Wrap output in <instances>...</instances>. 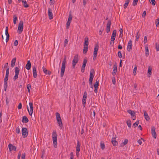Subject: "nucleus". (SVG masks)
<instances>
[{
    "mask_svg": "<svg viewBox=\"0 0 159 159\" xmlns=\"http://www.w3.org/2000/svg\"><path fill=\"white\" fill-rule=\"evenodd\" d=\"M31 6L32 7V9L33 10L34 9V12L36 13L38 11V3L35 2L32 4Z\"/></svg>",
    "mask_w": 159,
    "mask_h": 159,
    "instance_id": "8",
    "label": "nucleus"
},
{
    "mask_svg": "<svg viewBox=\"0 0 159 159\" xmlns=\"http://www.w3.org/2000/svg\"><path fill=\"white\" fill-rule=\"evenodd\" d=\"M78 55L76 54L74 57L72 61V65L73 68H74L76 64L78 63Z\"/></svg>",
    "mask_w": 159,
    "mask_h": 159,
    "instance_id": "4",
    "label": "nucleus"
},
{
    "mask_svg": "<svg viewBox=\"0 0 159 159\" xmlns=\"http://www.w3.org/2000/svg\"><path fill=\"white\" fill-rule=\"evenodd\" d=\"M152 68L150 66H149L148 68V75H149V77L150 76V75H152Z\"/></svg>",
    "mask_w": 159,
    "mask_h": 159,
    "instance_id": "31",
    "label": "nucleus"
},
{
    "mask_svg": "<svg viewBox=\"0 0 159 159\" xmlns=\"http://www.w3.org/2000/svg\"><path fill=\"white\" fill-rule=\"evenodd\" d=\"M149 1L152 3V5L154 6L156 4V1L155 0H149Z\"/></svg>",
    "mask_w": 159,
    "mask_h": 159,
    "instance_id": "51",
    "label": "nucleus"
},
{
    "mask_svg": "<svg viewBox=\"0 0 159 159\" xmlns=\"http://www.w3.org/2000/svg\"><path fill=\"white\" fill-rule=\"evenodd\" d=\"M129 0H126L125 1V3L124 4V8H125V9L126 8V7H127L128 5V4L129 3Z\"/></svg>",
    "mask_w": 159,
    "mask_h": 159,
    "instance_id": "32",
    "label": "nucleus"
},
{
    "mask_svg": "<svg viewBox=\"0 0 159 159\" xmlns=\"http://www.w3.org/2000/svg\"><path fill=\"white\" fill-rule=\"evenodd\" d=\"M43 72L46 75H51V71L48 70L45 68L44 66H43Z\"/></svg>",
    "mask_w": 159,
    "mask_h": 159,
    "instance_id": "21",
    "label": "nucleus"
},
{
    "mask_svg": "<svg viewBox=\"0 0 159 159\" xmlns=\"http://www.w3.org/2000/svg\"><path fill=\"white\" fill-rule=\"evenodd\" d=\"M72 16L71 14V11H70L69 15V16L68 20V21H71V20H72Z\"/></svg>",
    "mask_w": 159,
    "mask_h": 159,
    "instance_id": "43",
    "label": "nucleus"
},
{
    "mask_svg": "<svg viewBox=\"0 0 159 159\" xmlns=\"http://www.w3.org/2000/svg\"><path fill=\"white\" fill-rule=\"evenodd\" d=\"M93 71L92 72V70L90 71V75H89V83L90 84H91L92 83V81L93 80V79L94 77V75H93Z\"/></svg>",
    "mask_w": 159,
    "mask_h": 159,
    "instance_id": "16",
    "label": "nucleus"
},
{
    "mask_svg": "<svg viewBox=\"0 0 159 159\" xmlns=\"http://www.w3.org/2000/svg\"><path fill=\"white\" fill-rule=\"evenodd\" d=\"M144 116L146 120L149 121L150 120V118L148 116L147 113L146 111H144Z\"/></svg>",
    "mask_w": 159,
    "mask_h": 159,
    "instance_id": "25",
    "label": "nucleus"
},
{
    "mask_svg": "<svg viewBox=\"0 0 159 159\" xmlns=\"http://www.w3.org/2000/svg\"><path fill=\"white\" fill-rule=\"evenodd\" d=\"M48 17L50 20H51L53 18V14L52 12V10L51 9L48 8Z\"/></svg>",
    "mask_w": 159,
    "mask_h": 159,
    "instance_id": "15",
    "label": "nucleus"
},
{
    "mask_svg": "<svg viewBox=\"0 0 159 159\" xmlns=\"http://www.w3.org/2000/svg\"><path fill=\"white\" fill-rule=\"evenodd\" d=\"M128 126L130 128L131 126V122L130 120H128L126 122Z\"/></svg>",
    "mask_w": 159,
    "mask_h": 159,
    "instance_id": "37",
    "label": "nucleus"
},
{
    "mask_svg": "<svg viewBox=\"0 0 159 159\" xmlns=\"http://www.w3.org/2000/svg\"><path fill=\"white\" fill-rule=\"evenodd\" d=\"M111 143L114 146H115L118 144L116 140V138H113L112 139Z\"/></svg>",
    "mask_w": 159,
    "mask_h": 159,
    "instance_id": "28",
    "label": "nucleus"
},
{
    "mask_svg": "<svg viewBox=\"0 0 159 159\" xmlns=\"http://www.w3.org/2000/svg\"><path fill=\"white\" fill-rule=\"evenodd\" d=\"M8 148L10 151H12V150L16 151V147H15V146H13L11 144H9L8 145Z\"/></svg>",
    "mask_w": 159,
    "mask_h": 159,
    "instance_id": "18",
    "label": "nucleus"
},
{
    "mask_svg": "<svg viewBox=\"0 0 159 159\" xmlns=\"http://www.w3.org/2000/svg\"><path fill=\"white\" fill-rule=\"evenodd\" d=\"M116 35V30H113V31L111 39L113 40H115Z\"/></svg>",
    "mask_w": 159,
    "mask_h": 159,
    "instance_id": "22",
    "label": "nucleus"
},
{
    "mask_svg": "<svg viewBox=\"0 0 159 159\" xmlns=\"http://www.w3.org/2000/svg\"><path fill=\"white\" fill-rule=\"evenodd\" d=\"M56 119L58 124L60 128L61 129L63 126L62 123L61 119V118L60 114L58 112H57L56 113Z\"/></svg>",
    "mask_w": 159,
    "mask_h": 159,
    "instance_id": "1",
    "label": "nucleus"
},
{
    "mask_svg": "<svg viewBox=\"0 0 159 159\" xmlns=\"http://www.w3.org/2000/svg\"><path fill=\"white\" fill-rule=\"evenodd\" d=\"M138 0H133V5L134 6H135L137 4Z\"/></svg>",
    "mask_w": 159,
    "mask_h": 159,
    "instance_id": "47",
    "label": "nucleus"
},
{
    "mask_svg": "<svg viewBox=\"0 0 159 159\" xmlns=\"http://www.w3.org/2000/svg\"><path fill=\"white\" fill-rule=\"evenodd\" d=\"M117 67V66L116 64H115L114 66L113 70L112 72V75L113 76H115L116 75V73Z\"/></svg>",
    "mask_w": 159,
    "mask_h": 159,
    "instance_id": "23",
    "label": "nucleus"
},
{
    "mask_svg": "<svg viewBox=\"0 0 159 159\" xmlns=\"http://www.w3.org/2000/svg\"><path fill=\"white\" fill-rule=\"evenodd\" d=\"M25 68L27 69V70H24V71L25 73L26 76H27V75H28L29 77H30V74L29 73V70L30 69V60H29L27 61V63L26 64L25 66Z\"/></svg>",
    "mask_w": 159,
    "mask_h": 159,
    "instance_id": "5",
    "label": "nucleus"
},
{
    "mask_svg": "<svg viewBox=\"0 0 159 159\" xmlns=\"http://www.w3.org/2000/svg\"><path fill=\"white\" fill-rule=\"evenodd\" d=\"M100 147L102 150H104L105 148V145L104 143L101 142L100 143Z\"/></svg>",
    "mask_w": 159,
    "mask_h": 159,
    "instance_id": "38",
    "label": "nucleus"
},
{
    "mask_svg": "<svg viewBox=\"0 0 159 159\" xmlns=\"http://www.w3.org/2000/svg\"><path fill=\"white\" fill-rule=\"evenodd\" d=\"M80 151V144L79 141L78 140L77 142V146L76 147V154L77 153L79 152Z\"/></svg>",
    "mask_w": 159,
    "mask_h": 159,
    "instance_id": "20",
    "label": "nucleus"
},
{
    "mask_svg": "<svg viewBox=\"0 0 159 159\" xmlns=\"http://www.w3.org/2000/svg\"><path fill=\"white\" fill-rule=\"evenodd\" d=\"M139 31H138L136 34V39H135L136 41H138L139 39V38L140 35L139 34Z\"/></svg>",
    "mask_w": 159,
    "mask_h": 159,
    "instance_id": "39",
    "label": "nucleus"
},
{
    "mask_svg": "<svg viewBox=\"0 0 159 159\" xmlns=\"http://www.w3.org/2000/svg\"><path fill=\"white\" fill-rule=\"evenodd\" d=\"M16 132L18 134H19L20 132V129L18 127H16Z\"/></svg>",
    "mask_w": 159,
    "mask_h": 159,
    "instance_id": "49",
    "label": "nucleus"
},
{
    "mask_svg": "<svg viewBox=\"0 0 159 159\" xmlns=\"http://www.w3.org/2000/svg\"><path fill=\"white\" fill-rule=\"evenodd\" d=\"M119 31H120V37H121V38H122V36H123V31L122 29L121 28L120 29Z\"/></svg>",
    "mask_w": 159,
    "mask_h": 159,
    "instance_id": "46",
    "label": "nucleus"
},
{
    "mask_svg": "<svg viewBox=\"0 0 159 159\" xmlns=\"http://www.w3.org/2000/svg\"><path fill=\"white\" fill-rule=\"evenodd\" d=\"M9 101H10L9 99L7 97L6 98V104L7 105H8L9 102Z\"/></svg>",
    "mask_w": 159,
    "mask_h": 159,
    "instance_id": "52",
    "label": "nucleus"
},
{
    "mask_svg": "<svg viewBox=\"0 0 159 159\" xmlns=\"http://www.w3.org/2000/svg\"><path fill=\"white\" fill-rule=\"evenodd\" d=\"M131 117L133 119V120H134L135 119V112L133 113L132 115H131Z\"/></svg>",
    "mask_w": 159,
    "mask_h": 159,
    "instance_id": "44",
    "label": "nucleus"
},
{
    "mask_svg": "<svg viewBox=\"0 0 159 159\" xmlns=\"http://www.w3.org/2000/svg\"><path fill=\"white\" fill-rule=\"evenodd\" d=\"M87 62V60L86 59H84L82 66L85 67Z\"/></svg>",
    "mask_w": 159,
    "mask_h": 159,
    "instance_id": "33",
    "label": "nucleus"
},
{
    "mask_svg": "<svg viewBox=\"0 0 159 159\" xmlns=\"http://www.w3.org/2000/svg\"><path fill=\"white\" fill-rule=\"evenodd\" d=\"M22 121L23 123H26L28 122L29 120L26 116H24L22 117Z\"/></svg>",
    "mask_w": 159,
    "mask_h": 159,
    "instance_id": "26",
    "label": "nucleus"
},
{
    "mask_svg": "<svg viewBox=\"0 0 159 159\" xmlns=\"http://www.w3.org/2000/svg\"><path fill=\"white\" fill-rule=\"evenodd\" d=\"M147 42V36H145L144 37V40H143L144 43H145Z\"/></svg>",
    "mask_w": 159,
    "mask_h": 159,
    "instance_id": "58",
    "label": "nucleus"
},
{
    "mask_svg": "<svg viewBox=\"0 0 159 159\" xmlns=\"http://www.w3.org/2000/svg\"><path fill=\"white\" fill-rule=\"evenodd\" d=\"M127 112L130 114L132 115V114L134 112L133 111H132L131 110H129L127 111Z\"/></svg>",
    "mask_w": 159,
    "mask_h": 159,
    "instance_id": "55",
    "label": "nucleus"
},
{
    "mask_svg": "<svg viewBox=\"0 0 159 159\" xmlns=\"http://www.w3.org/2000/svg\"><path fill=\"white\" fill-rule=\"evenodd\" d=\"M145 55L146 57H148L149 55V50L148 47L147 45H146L145 47Z\"/></svg>",
    "mask_w": 159,
    "mask_h": 159,
    "instance_id": "29",
    "label": "nucleus"
},
{
    "mask_svg": "<svg viewBox=\"0 0 159 159\" xmlns=\"http://www.w3.org/2000/svg\"><path fill=\"white\" fill-rule=\"evenodd\" d=\"M16 58H14L12 60L11 62V66L12 67H13L15 65V64L16 62Z\"/></svg>",
    "mask_w": 159,
    "mask_h": 159,
    "instance_id": "27",
    "label": "nucleus"
},
{
    "mask_svg": "<svg viewBox=\"0 0 159 159\" xmlns=\"http://www.w3.org/2000/svg\"><path fill=\"white\" fill-rule=\"evenodd\" d=\"M156 45V51L157 52L159 51V45L158 43H156L155 44Z\"/></svg>",
    "mask_w": 159,
    "mask_h": 159,
    "instance_id": "45",
    "label": "nucleus"
},
{
    "mask_svg": "<svg viewBox=\"0 0 159 159\" xmlns=\"http://www.w3.org/2000/svg\"><path fill=\"white\" fill-rule=\"evenodd\" d=\"M112 83L114 84H115L116 81V79L114 77H112Z\"/></svg>",
    "mask_w": 159,
    "mask_h": 159,
    "instance_id": "53",
    "label": "nucleus"
},
{
    "mask_svg": "<svg viewBox=\"0 0 159 159\" xmlns=\"http://www.w3.org/2000/svg\"><path fill=\"white\" fill-rule=\"evenodd\" d=\"M25 153H23L22 154L21 156V159H25Z\"/></svg>",
    "mask_w": 159,
    "mask_h": 159,
    "instance_id": "64",
    "label": "nucleus"
},
{
    "mask_svg": "<svg viewBox=\"0 0 159 159\" xmlns=\"http://www.w3.org/2000/svg\"><path fill=\"white\" fill-rule=\"evenodd\" d=\"M23 5L25 7H29L28 4H27V2L25 1L22 0Z\"/></svg>",
    "mask_w": 159,
    "mask_h": 159,
    "instance_id": "30",
    "label": "nucleus"
},
{
    "mask_svg": "<svg viewBox=\"0 0 159 159\" xmlns=\"http://www.w3.org/2000/svg\"><path fill=\"white\" fill-rule=\"evenodd\" d=\"M137 69V67L136 66H135L133 70V73L134 75H135L136 74V71Z\"/></svg>",
    "mask_w": 159,
    "mask_h": 159,
    "instance_id": "40",
    "label": "nucleus"
},
{
    "mask_svg": "<svg viewBox=\"0 0 159 159\" xmlns=\"http://www.w3.org/2000/svg\"><path fill=\"white\" fill-rule=\"evenodd\" d=\"M22 108V104L21 103H20L18 106V109H20Z\"/></svg>",
    "mask_w": 159,
    "mask_h": 159,
    "instance_id": "59",
    "label": "nucleus"
},
{
    "mask_svg": "<svg viewBox=\"0 0 159 159\" xmlns=\"http://www.w3.org/2000/svg\"><path fill=\"white\" fill-rule=\"evenodd\" d=\"M19 71V69L18 67H16L15 68V75L13 78L14 80H16L18 78Z\"/></svg>",
    "mask_w": 159,
    "mask_h": 159,
    "instance_id": "9",
    "label": "nucleus"
},
{
    "mask_svg": "<svg viewBox=\"0 0 159 159\" xmlns=\"http://www.w3.org/2000/svg\"><path fill=\"white\" fill-rule=\"evenodd\" d=\"M68 43V40L67 39H66L64 41V47H66L67 46Z\"/></svg>",
    "mask_w": 159,
    "mask_h": 159,
    "instance_id": "57",
    "label": "nucleus"
},
{
    "mask_svg": "<svg viewBox=\"0 0 159 159\" xmlns=\"http://www.w3.org/2000/svg\"><path fill=\"white\" fill-rule=\"evenodd\" d=\"M128 141V139H125V140L124 141V142L123 143L124 145H126Z\"/></svg>",
    "mask_w": 159,
    "mask_h": 159,
    "instance_id": "62",
    "label": "nucleus"
},
{
    "mask_svg": "<svg viewBox=\"0 0 159 159\" xmlns=\"http://www.w3.org/2000/svg\"><path fill=\"white\" fill-rule=\"evenodd\" d=\"M13 23L14 24H16V20L17 19V17L16 15H14L13 17Z\"/></svg>",
    "mask_w": 159,
    "mask_h": 159,
    "instance_id": "36",
    "label": "nucleus"
},
{
    "mask_svg": "<svg viewBox=\"0 0 159 159\" xmlns=\"http://www.w3.org/2000/svg\"><path fill=\"white\" fill-rule=\"evenodd\" d=\"M98 48L99 46L98 44H97L95 45L94 49L93 55H96L97 56V52L98 50Z\"/></svg>",
    "mask_w": 159,
    "mask_h": 159,
    "instance_id": "19",
    "label": "nucleus"
},
{
    "mask_svg": "<svg viewBox=\"0 0 159 159\" xmlns=\"http://www.w3.org/2000/svg\"><path fill=\"white\" fill-rule=\"evenodd\" d=\"M87 1L88 0H83V5L84 6H85L86 5Z\"/></svg>",
    "mask_w": 159,
    "mask_h": 159,
    "instance_id": "63",
    "label": "nucleus"
},
{
    "mask_svg": "<svg viewBox=\"0 0 159 159\" xmlns=\"http://www.w3.org/2000/svg\"><path fill=\"white\" fill-rule=\"evenodd\" d=\"M87 93L86 91L84 92V95L82 99V104L84 107H85V106L86 102V100L87 97Z\"/></svg>",
    "mask_w": 159,
    "mask_h": 159,
    "instance_id": "7",
    "label": "nucleus"
},
{
    "mask_svg": "<svg viewBox=\"0 0 159 159\" xmlns=\"http://www.w3.org/2000/svg\"><path fill=\"white\" fill-rule=\"evenodd\" d=\"M132 46V41L131 40H130L128 42L127 46V50L128 52H129L131 51Z\"/></svg>",
    "mask_w": 159,
    "mask_h": 159,
    "instance_id": "12",
    "label": "nucleus"
},
{
    "mask_svg": "<svg viewBox=\"0 0 159 159\" xmlns=\"http://www.w3.org/2000/svg\"><path fill=\"white\" fill-rule=\"evenodd\" d=\"M22 134L23 138L26 137L28 135L27 129L25 128H23L22 129Z\"/></svg>",
    "mask_w": 159,
    "mask_h": 159,
    "instance_id": "10",
    "label": "nucleus"
},
{
    "mask_svg": "<svg viewBox=\"0 0 159 159\" xmlns=\"http://www.w3.org/2000/svg\"><path fill=\"white\" fill-rule=\"evenodd\" d=\"M70 159H74V155L73 152H71L70 153Z\"/></svg>",
    "mask_w": 159,
    "mask_h": 159,
    "instance_id": "56",
    "label": "nucleus"
},
{
    "mask_svg": "<svg viewBox=\"0 0 159 159\" xmlns=\"http://www.w3.org/2000/svg\"><path fill=\"white\" fill-rule=\"evenodd\" d=\"M111 24V21L109 20L107 24L106 32L107 33H109L110 30V26Z\"/></svg>",
    "mask_w": 159,
    "mask_h": 159,
    "instance_id": "14",
    "label": "nucleus"
},
{
    "mask_svg": "<svg viewBox=\"0 0 159 159\" xmlns=\"http://www.w3.org/2000/svg\"><path fill=\"white\" fill-rule=\"evenodd\" d=\"M9 67H8L6 71V76H8L9 74Z\"/></svg>",
    "mask_w": 159,
    "mask_h": 159,
    "instance_id": "48",
    "label": "nucleus"
},
{
    "mask_svg": "<svg viewBox=\"0 0 159 159\" xmlns=\"http://www.w3.org/2000/svg\"><path fill=\"white\" fill-rule=\"evenodd\" d=\"M21 154V152L20 151L19 152V153H18V157H17L18 159H20Z\"/></svg>",
    "mask_w": 159,
    "mask_h": 159,
    "instance_id": "60",
    "label": "nucleus"
},
{
    "mask_svg": "<svg viewBox=\"0 0 159 159\" xmlns=\"http://www.w3.org/2000/svg\"><path fill=\"white\" fill-rule=\"evenodd\" d=\"M33 77L34 78H36L37 77V72L36 67L34 66H33Z\"/></svg>",
    "mask_w": 159,
    "mask_h": 159,
    "instance_id": "17",
    "label": "nucleus"
},
{
    "mask_svg": "<svg viewBox=\"0 0 159 159\" xmlns=\"http://www.w3.org/2000/svg\"><path fill=\"white\" fill-rule=\"evenodd\" d=\"M89 43V39L88 37H86L84 38V46H88Z\"/></svg>",
    "mask_w": 159,
    "mask_h": 159,
    "instance_id": "24",
    "label": "nucleus"
},
{
    "mask_svg": "<svg viewBox=\"0 0 159 159\" xmlns=\"http://www.w3.org/2000/svg\"><path fill=\"white\" fill-rule=\"evenodd\" d=\"M66 57H65L62 61V66L61 69V76L63 77L64 75L65 68L66 67Z\"/></svg>",
    "mask_w": 159,
    "mask_h": 159,
    "instance_id": "3",
    "label": "nucleus"
},
{
    "mask_svg": "<svg viewBox=\"0 0 159 159\" xmlns=\"http://www.w3.org/2000/svg\"><path fill=\"white\" fill-rule=\"evenodd\" d=\"M33 103L32 102H30V116H32V114L33 112Z\"/></svg>",
    "mask_w": 159,
    "mask_h": 159,
    "instance_id": "35",
    "label": "nucleus"
},
{
    "mask_svg": "<svg viewBox=\"0 0 159 159\" xmlns=\"http://www.w3.org/2000/svg\"><path fill=\"white\" fill-rule=\"evenodd\" d=\"M23 30V23L22 21H20L18 25V32L19 34H20Z\"/></svg>",
    "mask_w": 159,
    "mask_h": 159,
    "instance_id": "6",
    "label": "nucleus"
},
{
    "mask_svg": "<svg viewBox=\"0 0 159 159\" xmlns=\"http://www.w3.org/2000/svg\"><path fill=\"white\" fill-rule=\"evenodd\" d=\"M52 136L54 147L55 148H57V134L55 131H53Z\"/></svg>",
    "mask_w": 159,
    "mask_h": 159,
    "instance_id": "2",
    "label": "nucleus"
},
{
    "mask_svg": "<svg viewBox=\"0 0 159 159\" xmlns=\"http://www.w3.org/2000/svg\"><path fill=\"white\" fill-rule=\"evenodd\" d=\"M155 23L157 27L158 25L159 24V18L156 19Z\"/></svg>",
    "mask_w": 159,
    "mask_h": 159,
    "instance_id": "54",
    "label": "nucleus"
},
{
    "mask_svg": "<svg viewBox=\"0 0 159 159\" xmlns=\"http://www.w3.org/2000/svg\"><path fill=\"white\" fill-rule=\"evenodd\" d=\"M118 56L120 58H121L122 57V55L121 51H119L118 52Z\"/></svg>",
    "mask_w": 159,
    "mask_h": 159,
    "instance_id": "50",
    "label": "nucleus"
},
{
    "mask_svg": "<svg viewBox=\"0 0 159 159\" xmlns=\"http://www.w3.org/2000/svg\"><path fill=\"white\" fill-rule=\"evenodd\" d=\"M151 133L154 139H156L157 137V134L155 131V128L154 126L152 127Z\"/></svg>",
    "mask_w": 159,
    "mask_h": 159,
    "instance_id": "13",
    "label": "nucleus"
},
{
    "mask_svg": "<svg viewBox=\"0 0 159 159\" xmlns=\"http://www.w3.org/2000/svg\"><path fill=\"white\" fill-rule=\"evenodd\" d=\"M139 124V120H137L133 124V127L134 128H135Z\"/></svg>",
    "mask_w": 159,
    "mask_h": 159,
    "instance_id": "42",
    "label": "nucleus"
},
{
    "mask_svg": "<svg viewBox=\"0 0 159 159\" xmlns=\"http://www.w3.org/2000/svg\"><path fill=\"white\" fill-rule=\"evenodd\" d=\"M114 40H112L111 39V42H110V44L112 45V46H113L114 44Z\"/></svg>",
    "mask_w": 159,
    "mask_h": 159,
    "instance_id": "61",
    "label": "nucleus"
},
{
    "mask_svg": "<svg viewBox=\"0 0 159 159\" xmlns=\"http://www.w3.org/2000/svg\"><path fill=\"white\" fill-rule=\"evenodd\" d=\"M8 76H5V77L4 78V88L5 91H6L7 87V80H8Z\"/></svg>",
    "mask_w": 159,
    "mask_h": 159,
    "instance_id": "11",
    "label": "nucleus"
},
{
    "mask_svg": "<svg viewBox=\"0 0 159 159\" xmlns=\"http://www.w3.org/2000/svg\"><path fill=\"white\" fill-rule=\"evenodd\" d=\"M88 46H84L83 53H86L88 51Z\"/></svg>",
    "mask_w": 159,
    "mask_h": 159,
    "instance_id": "34",
    "label": "nucleus"
},
{
    "mask_svg": "<svg viewBox=\"0 0 159 159\" xmlns=\"http://www.w3.org/2000/svg\"><path fill=\"white\" fill-rule=\"evenodd\" d=\"M71 22V21H68V20L67 22L66 23V29H68V28H69Z\"/></svg>",
    "mask_w": 159,
    "mask_h": 159,
    "instance_id": "41",
    "label": "nucleus"
}]
</instances>
